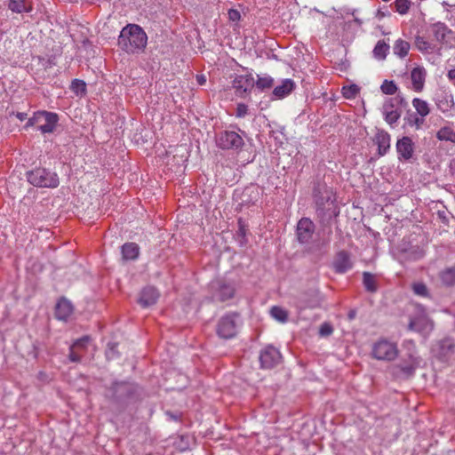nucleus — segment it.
<instances>
[{"mask_svg":"<svg viewBox=\"0 0 455 455\" xmlns=\"http://www.w3.org/2000/svg\"><path fill=\"white\" fill-rule=\"evenodd\" d=\"M240 325L241 319L239 314H227L219 320L217 324V334L221 339H232L236 335Z\"/></svg>","mask_w":455,"mask_h":455,"instance_id":"423d86ee","label":"nucleus"},{"mask_svg":"<svg viewBox=\"0 0 455 455\" xmlns=\"http://www.w3.org/2000/svg\"><path fill=\"white\" fill-rule=\"evenodd\" d=\"M313 198L316 213L323 221L330 220L339 214L336 198L331 188L325 183L316 182L313 188Z\"/></svg>","mask_w":455,"mask_h":455,"instance_id":"f257e3e1","label":"nucleus"},{"mask_svg":"<svg viewBox=\"0 0 455 455\" xmlns=\"http://www.w3.org/2000/svg\"><path fill=\"white\" fill-rule=\"evenodd\" d=\"M409 50H410L409 43H407L402 39H399L395 42V44L394 46V53L395 55H398L401 58H403L408 54Z\"/></svg>","mask_w":455,"mask_h":455,"instance_id":"2f4dec72","label":"nucleus"},{"mask_svg":"<svg viewBox=\"0 0 455 455\" xmlns=\"http://www.w3.org/2000/svg\"><path fill=\"white\" fill-rule=\"evenodd\" d=\"M415 44L420 52H428L434 50V43L425 36H417Z\"/></svg>","mask_w":455,"mask_h":455,"instance_id":"c85d7f7f","label":"nucleus"},{"mask_svg":"<svg viewBox=\"0 0 455 455\" xmlns=\"http://www.w3.org/2000/svg\"><path fill=\"white\" fill-rule=\"evenodd\" d=\"M117 343L108 342L106 350V356L108 360L115 359L118 356Z\"/></svg>","mask_w":455,"mask_h":455,"instance_id":"79ce46f5","label":"nucleus"},{"mask_svg":"<svg viewBox=\"0 0 455 455\" xmlns=\"http://www.w3.org/2000/svg\"><path fill=\"white\" fill-rule=\"evenodd\" d=\"M359 89L355 84H352L349 86H344L342 88V94L347 99H351L355 97V95L358 93Z\"/></svg>","mask_w":455,"mask_h":455,"instance_id":"37998d69","label":"nucleus"},{"mask_svg":"<svg viewBox=\"0 0 455 455\" xmlns=\"http://www.w3.org/2000/svg\"><path fill=\"white\" fill-rule=\"evenodd\" d=\"M70 90L76 95H84L86 93V84L84 80L74 79L71 83Z\"/></svg>","mask_w":455,"mask_h":455,"instance_id":"f704fd0d","label":"nucleus"},{"mask_svg":"<svg viewBox=\"0 0 455 455\" xmlns=\"http://www.w3.org/2000/svg\"><path fill=\"white\" fill-rule=\"evenodd\" d=\"M210 288L212 299L220 302L232 299L235 293V283L228 282L225 279H216L212 281Z\"/></svg>","mask_w":455,"mask_h":455,"instance_id":"0eeeda50","label":"nucleus"},{"mask_svg":"<svg viewBox=\"0 0 455 455\" xmlns=\"http://www.w3.org/2000/svg\"><path fill=\"white\" fill-rule=\"evenodd\" d=\"M138 387L127 382H115L106 392V397L120 411L137 398Z\"/></svg>","mask_w":455,"mask_h":455,"instance_id":"f03ea898","label":"nucleus"},{"mask_svg":"<svg viewBox=\"0 0 455 455\" xmlns=\"http://www.w3.org/2000/svg\"><path fill=\"white\" fill-rule=\"evenodd\" d=\"M228 16L230 21L237 22L241 19L240 12L236 9H229Z\"/></svg>","mask_w":455,"mask_h":455,"instance_id":"de8ad7c7","label":"nucleus"},{"mask_svg":"<svg viewBox=\"0 0 455 455\" xmlns=\"http://www.w3.org/2000/svg\"><path fill=\"white\" fill-rule=\"evenodd\" d=\"M407 123L409 125L416 126V128L419 129L424 124V117L413 116L412 118H408Z\"/></svg>","mask_w":455,"mask_h":455,"instance_id":"49530a36","label":"nucleus"},{"mask_svg":"<svg viewBox=\"0 0 455 455\" xmlns=\"http://www.w3.org/2000/svg\"><path fill=\"white\" fill-rule=\"evenodd\" d=\"M76 350L73 346H70L68 357L71 362L78 363L81 361V356Z\"/></svg>","mask_w":455,"mask_h":455,"instance_id":"3c124183","label":"nucleus"},{"mask_svg":"<svg viewBox=\"0 0 455 455\" xmlns=\"http://www.w3.org/2000/svg\"><path fill=\"white\" fill-rule=\"evenodd\" d=\"M166 415L168 416V418L170 419L174 420V421H178L180 418V415L175 414L172 411H166Z\"/></svg>","mask_w":455,"mask_h":455,"instance_id":"5fc2aeb1","label":"nucleus"},{"mask_svg":"<svg viewBox=\"0 0 455 455\" xmlns=\"http://www.w3.org/2000/svg\"><path fill=\"white\" fill-rule=\"evenodd\" d=\"M216 144L221 149L239 150L244 145V141L235 131H222L216 136Z\"/></svg>","mask_w":455,"mask_h":455,"instance_id":"1a4fd4ad","label":"nucleus"},{"mask_svg":"<svg viewBox=\"0 0 455 455\" xmlns=\"http://www.w3.org/2000/svg\"><path fill=\"white\" fill-rule=\"evenodd\" d=\"M451 38H453L452 30H434V39H431L434 49L437 44H449Z\"/></svg>","mask_w":455,"mask_h":455,"instance_id":"b1692460","label":"nucleus"},{"mask_svg":"<svg viewBox=\"0 0 455 455\" xmlns=\"http://www.w3.org/2000/svg\"><path fill=\"white\" fill-rule=\"evenodd\" d=\"M394 107H395L394 100L393 99L387 100L383 105V113L389 112L390 110H395Z\"/></svg>","mask_w":455,"mask_h":455,"instance_id":"603ef678","label":"nucleus"},{"mask_svg":"<svg viewBox=\"0 0 455 455\" xmlns=\"http://www.w3.org/2000/svg\"><path fill=\"white\" fill-rule=\"evenodd\" d=\"M158 298V291L153 286H148L141 291L139 303L141 307H148L156 304Z\"/></svg>","mask_w":455,"mask_h":455,"instance_id":"2eb2a0df","label":"nucleus"},{"mask_svg":"<svg viewBox=\"0 0 455 455\" xmlns=\"http://www.w3.org/2000/svg\"><path fill=\"white\" fill-rule=\"evenodd\" d=\"M448 212L446 210H438L436 214H437V217L439 219V220L446 225V226H449V218H448Z\"/></svg>","mask_w":455,"mask_h":455,"instance_id":"09e8293b","label":"nucleus"},{"mask_svg":"<svg viewBox=\"0 0 455 455\" xmlns=\"http://www.w3.org/2000/svg\"><path fill=\"white\" fill-rule=\"evenodd\" d=\"M282 355L278 349L273 346H267L259 354L261 368L272 369L281 363Z\"/></svg>","mask_w":455,"mask_h":455,"instance_id":"9d476101","label":"nucleus"},{"mask_svg":"<svg viewBox=\"0 0 455 455\" xmlns=\"http://www.w3.org/2000/svg\"><path fill=\"white\" fill-rule=\"evenodd\" d=\"M389 50V45L384 41H379L373 49L374 57L379 60H384Z\"/></svg>","mask_w":455,"mask_h":455,"instance_id":"473e14b6","label":"nucleus"},{"mask_svg":"<svg viewBox=\"0 0 455 455\" xmlns=\"http://www.w3.org/2000/svg\"><path fill=\"white\" fill-rule=\"evenodd\" d=\"M396 151L400 160L410 161L414 153V143L408 136H403L396 141Z\"/></svg>","mask_w":455,"mask_h":455,"instance_id":"ddd939ff","label":"nucleus"},{"mask_svg":"<svg viewBox=\"0 0 455 455\" xmlns=\"http://www.w3.org/2000/svg\"><path fill=\"white\" fill-rule=\"evenodd\" d=\"M447 346H448V348H449V349H451V348H452V347H453V346H452L451 344H450V343H449Z\"/></svg>","mask_w":455,"mask_h":455,"instance_id":"680f3d73","label":"nucleus"},{"mask_svg":"<svg viewBox=\"0 0 455 455\" xmlns=\"http://www.w3.org/2000/svg\"><path fill=\"white\" fill-rule=\"evenodd\" d=\"M254 87V79L251 75L237 76L233 80V88L235 94L241 98L246 97Z\"/></svg>","mask_w":455,"mask_h":455,"instance_id":"f8f14e48","label":"nucleus"},{"mask_svg":"<svg viewBox=\"0 0 455 455\" xmlns=\"http://www.w3.org/2000/svg\"><path fill=\"white\" fill-rule=\"evenodd\" d=\"M336 272L345 273L352 267V262L350 260L349 254L341 251L337 254V258L334 262Z\"/></svg>","mask_w":455,"mask_h":455,"instance_id":"aec40b11","label":"nucleus"},{"mask_svg":"<svg viewBox=\"0 0 455 455\" xmlns=\"http://www.w3.org/2000/svg\"><path fill=\"white\" fill-rule=\"evenodd\" d=\"M299 302L302 307L315 308L321 305L322 299L317 290H310L300 294Z\"/></svg>","mask_w":455,"mask_h":455,"instance_id":"4468645a","label":"nucleus"},{"mask_svg":"<svg viewBox=\"0 0 455 455\" xmlns=\"http://www.w3.org/2000/svg\"><path fill=\"white\" fill-rule=\"evenodd\" d=\"M295 88V83L291 79H284L282 84L277 85L273 90V95L277 99H283L289 95Z\"/></svg>","mask_w":455,"mask_h":455,"instance_id":"412c9836","label":"nucleus"},{"mask_svg":"<svg viewBox=\"0 0 455 455\" xmlns=\"http://www.w3.org/2000/svg\"><path fill=\"white\" fill-rule=\"evenodd\" d=\"M34 60H37L39 62L43 61L44 62L43 66H44V68H48L52 65V62L50 60H45L44 58H41L39 56L34 58Z\"/></svg>","mask_w":455,"mask_h":455,"instance_id":"864d4df0","label":"nucleus"},{"mask_svg":"<svg viewBox=\"0 0 455 455\" xmlns=\"http://www.w3.org/2000/svg\"><path fill=\"white\" fill-rule=\"evenodd\" d=\"M270 315L280 323H285L288 320V312L281 307L274 306L270 309Z\"/></svg>","mask_w":455,"mask_h":455,"instance_id":"7c9ffc66","label":"nucleus"},{"mask_svg":"<svg viewBox=\"0 0 455 455\" xmlns=\"http://www.w3.org/2000/svg\"><path fill=\"white\" fill-rule=\"evenodd\" d=\"M376 142L378 144L379 155L384 156L390 148V135L384 132H379L376 135Z\"/></svg>","mask_w":455,"mask_h":455,"instance_id":"5701e85b","label":"nucleus"},{"mask_svg":"<svg viewBox=\"0 0 455 455\" xmlns=\"http://www.w3.org/2000/svg\"><path fill=\"white\" fill-rule=\"evenodd\" d=\"M123 28H129V29H132V28H141V27H140L139 25L137 24H126Z\"/></svg>","mask_w":455,"mask_h":455,"instance_id":"13d9d810","label":"nucleus"},{"mask_svg":"<svg viewBox=\"0 0 455 455\" xmlns=\"http://www.w3.org/2000/svg\"><path fill=\"white\" fill-rule=\"evenodd\" d=\"M273 85H274V79L269 76H262V77L259 76L258 80L256 82L254 81V86H256L260 91L269 89Z\"/></svg>","mask_w":455,"mask_h":455,"instance_id":"72a5a7b5","label":"nucleus"},{"mask_svg":"<svg viewBox=\"0 0 455 455\" xmlns=\"http://www.w3.org/2000/svg\"><path fill=\"white\" fill-rule=\"evenodd\" d=\"M431 32H432L431 35H428L427 36V39H434V30H431Z\"/></svg>","mask_w":455,"mask_h":455,"instance_id":"052dcab7","label":"nucleus"},{"mask_svg":"<svg viewBox=\"0 0 455 455\" xmlns=\"http://www.w3.org/2000/svg\"><path fill=\"white\" fill-rule=\"evenodd\" d=\"M16 116L20 120V121H23L27 118V114L26 113H17Z\"/></svg>","mask_w":455,"mask_h":455,"instance_id":"bf43d9fd","label":"nucleus"},{"mask_svg":"<svg viewBox=\"0 0 455 455\" xmlns=\"http://www.w3.org/2000/svg\"><path fill=\"white\" fill-rule=\"evenodd\" d=\"M412 290L415 294L421 297H428L429 292L427 285L424 283H415L412 284Z\"/></svg>","mask_w":455,"mask_h":455,"instance_id":"58836bf2","label":"nucleus"},{"mask_svg":"<svg viewBox=\"0 0 455 455\" xmlns=\"http://www.w3.org/2000/svg\"><path fill=\"white\" fill-rule=\"evenodd\" d=\"M28 181L38 188H55L59 186L58 174L46 168L38 167L26 173Z\"/></svg>","mask_w":455,"mask_h":455,"instance_id":"20e7f679","label":"nucleus"},{"mask_svg":"<svg viewBox=\"0 0 455 455\" xmlns=\"http://www.w3.org/2000/svg\"><path fill=\"white\" fill-rule=\"evenodd\" d=\"M426 70L424 68L417 67L414 68L411 72V79L414 91L420 92L425 84Z\"/></svg>","mask_w":455,"mask_h":455,"instance_id":"a211bd4d","label":"nucleus"},{"mask_svg":"<svg viewBox=\"0 0 455 455\" xmlns=\"http://www.w3.org/2000/svg\"><path fill=\"white\" fill-rule=\"evenodd\" d=\"M383 115L385 116L386 122L392 125L398 121L401 112L399 110H390L389 112L383 113Z\"/></svg>","mask_w":455,"mask_h":455,"instance_id":"a19ab883","label":"nucleus"},{"mask_svg":"<svg viewBox=\"0 0 455 455\" xmlns=\"http://www.w3.org/2000/svg\"><path fill=\"white\" fill-rule=\"evenodd\" d=\"M412 105L416 109L417 113L422 117L427 116L430 113L429 105L426 100L415 98L412 100Z\"/></svg>","mask_w":455,"mask_h":455,"instance_id":"cd10ccee","label":"nucleus"},{"mask_svg":"<svg viewBox=\"0 0 455 455\" xmlns=\"http://www.w3.org/2000/svg\"><path fill=\"white\" fill-rule=\"evenodd\" d=\"M247 225L244 223V221L239 218L238 219V230L236 232V237L239 244L241 246H243L247 243Z\"/></svg>","mask_w":455,"mask_h":455,"instance_id":"c756f323","label":"nucleus"},{"mask_svg":"<svg viewBox=\"0 0 455 455\" xmlns=\"http://www.w3.org/2000/svg\"><path fill=\"white\" fill-rule=\"evenodd\" d=\"M363 283L365 290L369 292H376L378 290V284L375 276L370 272L363 273Z\"/></svg>","mask_w":455,"mask_h":455,"instance_id":"a878e982","label":"nucleus"},{"mask_svg":"<svg viewBox=\"0 0 455 455\" xmlns=\"http://www.w3.org/2000/svg\"><path fill=\"white\" fill-rule=\"evenodd\" d=\"M74 307L66 298H61L55 307V316L59 320L67 321L72 315Z\"/></svg>","mask_w":455,"mask_h":455,"instance_id":"dca6fc26","label":"nucleus"},{"mask_svg":"<svg viewBox=\"0 0 455 455\" xmlns=\"http://www.w3.org/2000/svg\"><path fill=\"white\" fill-rule=\"evenodd\" d=\"M371 354L377 360L393 361L398 355V348L394 342L379 339L373 344Z\"/></svg>","mask_w":455,"mask_h":455,"instance_id":"6e6552de","label":"nucleus"},{"mask_svg":"<svg viewBox=\"0 0 455 455\" xmlns=\"http://www.w3.org/2000/svg\"><path fill=\"white\" fill-rule=\"evenodd\" d=\"M333 332V328L331 323H323L319 328V335L321 337H328Z\"/></svg>","mask_w":455,"mask_h":455,"instance_id":"c03bdc74","label":"nucleus"},{"mask_svg":"<svg viewBox=\"0 0 455 455\" xmlns=\"http://www.w3.org/2000/svg\"><path fill=\"white\" fill-rule=\"evenodd\" d=\"M408 328L411 331L423 332L431 330L433 323L426 315H419L411 318Z\"/></svg>","mask_w":455,"mask_h":455,"instance_id":"f3484780","label":"nucleus"},{"mask_svg":"<svg viewBox=\"0 0 455 455\" xmlns=\"http://www.w3.org/2000/svg\"><path fill=\"white\" fill-rule=\"evenodd\" d=\"M315 226L308 218H302L297 224L296 235L300 243H307L312 239Z\"/></svg>","mask_w":455,"mask_h":455,"instance_id":"9b49d317","label":"nucleus"},{"mask_svg":"<svg viewBox=\"0 0 455 455\" xmlns=\"http://www.w3.org/2000/svg\"><path fill=\"white\" fill-rule=\"evenodd\" d=\"M395 374L409 378L413 375L415 368L411 364L397 365Z\"/></svg>","mask_w":455,"mask_h":455,"instance_id":"c9c22d12","label":"nucleus"},{"mask_svg":"<svg viewBox=\"0 0 455 455\" xmlns=\"http://www.w3.org/2000/svg\"><path fill=\"white\" fill-rule=\"evenodd\" d=\"M90 341L89 336H84L78 339H76L74 344L72 345L76 349H84L87 346V344Z\"/></svg>","mask_w":455,"mask_h":455,"instance_id":"a18cd8bd","label":"nucleus"},{"mask_svg":"<svg viewBox=\"0 0 455 455\" xmlns=\"http://www.w3.org/2000/svg\"><path fill=\"white\" fill-rule=\"evenodd\" d=\"M248 114V106L243 103L237 104L236 116L244 117Z\"/></svg>","mask_w":455,"mask_h":455,"instance_id":"8fccbe9b","label":"nucleus"},{"mask_svg":"<svg viewBox=\"0 0 455 455\" xmlns=\"http://www.w3.org/2000/svg\"><path fill=\"white\" fill-rule=\"evenodd\" d=\"M439 277L443 284L452 286L455 284V266L447 267L440 272Z\"/></svg>","mask_w":455,"mask_h":455,"instance_id":"393cba45","label":"nucleus"},{"mask_svg":"<svg viewBox=\"0 0 455 455\" xmlns=\"http://www.w3.org/2000/svg\"><path fill=\"white\" fill-rule=\"evenodd\" d=\"M381 91L387 95H393L397 91V86L393 81L385 80L381 84Z\"/></svg>","mask_w":455,"mask_h":455,"instance_id":"4c0bfd02","label":"nucleus"},{"mask_svg":"<svg viewBox=\"0 0 455 455\" xmlns=\"http://www.w3.org/2000/svg\"><path fill=\"white\" fill-rule=\"evenodd\" d=\"M8 9L15 13L30 12L32 11V4L28 0H6L5 2Z\"/></svg>","mask_w":455,"mask_h":455,"instance_id":"6ab92c4d","label":"nucleus"},{"mask_svg":"<svg viewBox=\"0 0 455 455\" xmlns=\"http://www.w3.org/2000/svg\"><path fill=\"white\" fill-rule=\"evenodd\" d=\"M123 259L125 260H133L138 258L140 247L135 243H126L122 246Z\"/></svg>","mask_w":455,"mask_h":455,"instance_id":"4be33fe9","label":"nucleus"},{"mask_svg":"<svg viewBox=\"0 0 455 455\" xmlns=\"http://www.w3.org/2000/svg\"><path fill=\"white\" fill-rule=\"evenodd\" d=\"M447 76L451 81H454L455 85V68L448 72Z\"/></svg>","mask_w":455,"mask_h":455,"instance_id":"6e6d98bb","label":"nucleus"},{"mask_svg":"<svg viewBox=\"0 0 455 455\" xmlns=\"http://www.w3.org/2000/svg\"><path fill=\"white\" fill-rule=\"evenodd\" d=\"M436 138L442 141L455 143V131L448 126L443 127L437 132Z\"/></svg>","mask_w":455,"mask_h":455,"instance_id":"bb28decb","label":"nucleus"},{"mask_svg":"<svg viewBox=\"0 0 455 455\" xmlns=\"http://www.w3.org/2000/svg\"><path fill=\"white\" fill-rule=\"evenodd\" d=\"M196 81L198 82L199 84L203 85L205 84L206 78L204 75H197Z\"/></svg>","mask_w":455,"mask_h":455,"instance_id":"4d7b16f0","label":"nucleus"},{"mask_svg":"<svg viewBox=\"0 0 455 455\" xmlns=\"http://www.w3.org/2000/svg\"><path fill=\"white\" fill-rule=\"evenodd\" d=\"M58 120V115L55 113L37 111L28 120L25 128L37 125V130L42 133H51L54 132Z\"/></svg>","mask_w":455,"mask_h":455,"instance_id":"39448f33","label":"nucleus"},{"mask_svg":"<svg viewBox=\"0 0 455 455\" xmlns=\"http://www.w3.org/2000/svg\"><path fill=\"white\" fill-rule=\"evenodd\" d=\"M394 4L397 12L400 14H405L409 11L411 3L409 0H395Z\"/></svg>","mask_w":455,"mask_h":455,"instance_id":"e433bc0d","label":"nucleus"},{"mask_svg":"<svg viewBox=\"0 0 455 455\" xmlns=\"http://www.w3.org/2000/svg\"><path fill=\"white\" fill-rule=\"evenodd\" d=\"M148 43L145 30H121L118 36L119 46L128 53L140 52Z\"/></svg>","mask_w":455,"mask_h":455,"instance_id":"7ed1b4c3","label":"nucleus"},{"mask_svg":"<svg viewBox=\"0 0 455 455\" xmlns=\"http://www.w3.org/2000/svg\"><path fill=\"white\" fill-rule=\"evenodd\" d=\"M445 343H448V341H447V340H443V346Z\"/></svg>","mask_w":455,"mask_h":455,"instance_id":"e2e57ef3","label":"nucleus"},{"mask_svg":"<svg viewBox=\"0 0 455 455\" xmlns=\"http://www.w3.org/2000/svg\"><path fill=\"white\" fill-rule=\"evenodd\" d=\"M453 105L454 102L451 95L445 97L443 100H439L437 103V107L442 112L449 111L453 107Z\"/></svg>","mask_w":455,"mask_h":455,"instance_id":"ea45409f","label":"nucleus"}]
</instances>
